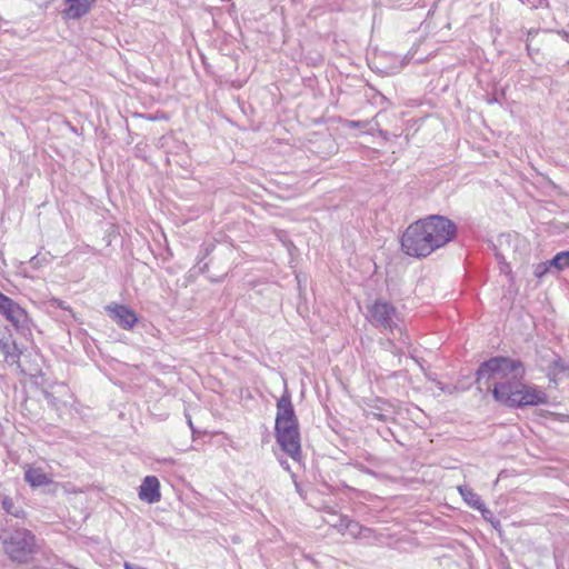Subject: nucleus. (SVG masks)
<instances>
[{
    "label": "nucleus",
    "mask_w": 569,
    "mask_h": 569,
    "mask_svg": "<svg viewBox=\"0 0 569 569\" xmlns=\"http://www.w3.org/2000/svg\"><path fill=\"white\" fill-rule=\"evenodd\" d=\"M359 539H366V540H377L378 536L376 531L371 528L363 527L361 528V536H359Z\"/></svg>",
    "instance_id": "f3484780"
},
{
    "label": "nucleus",
    "mask_w": 569,
    "mask_h": 569,
    "mask_svg": "<svg viewBox=\"0 0 569 569\" xmlns=\"http://www.w3.org/2000/svg\"><path fill=\"white\" fill-rule=\"evenodd\" d=\"M549 268L548 262L537 264L535 269L536 277L541 278L546 272H548Z\"/></svg>",
    "instance_id": "a211bd4d"
},
{
    "label": "nucleus",
    "mask_w": 569,
    "mask_h": 569,
    "mask_svg": "<svg viewBox=\"0 0 569 569\" xmlns=\"http://www.w3.org/2000/svg\"><path fill=\"white\" fill-rule=\"evenodd\" d=\"M124 569H147V568L140 567V566H137V565H133V563H130V562H126L124 563Z\"/></svg>",
    "instance_id": "6ab92c4d"
},
{
    "label": "nucleus",
    "mask_w": 569,
    "mask_h": 569,
    "mask_svg": "<svg viewBox=\"0 0 569 569\" xmlns=\"http://www.w3.org/2000/svg\"><path fill=\"white\" fill-rule=\"evenodd\" d=\"M567 371H569V366H567L559 356H556L551 362V373L557 375L565 373Z\"/></svg>",
    "instance_id": "dca6fc26"
},
{
    "label": "nucleus",
    "mask_w": 569,
    "mask_h": 569,
    "mask_svg": "<svg viewBox=\"0 0 569 569\" xmlns=\"http://www.w3.org/2000/svg\"><path fill=\"white\" fill-rule=\"evenodd\" d=\"M331 516L337 518L338 521L327 520V523L336 528L341 535H349L352 538H359V536H361L362 526L359 522L337 512H332Z\"/></svg>",
    "instance_id": "9b49d317"
},
{
    "label": "nucleus",
    "mask_w": 569,
    "mask_h": 569,
    "mask_svg": "<svg viewBox=\"0 0 569 569\" xmlns=\"http://www.w3.org/2000/svg\"><path fill=\"white\" fill-rule=\"evenodd\" d=\"M367 319L379 330L399 333L400 346L397 347L392 340L381 341V345L395 355H400L403 348L410 346V340L405 331L403 319L397 308L385 299H377L368 307Z\"/></svg>",
    "instance_id": "7ed1b4c3"
},
{
    "label": "nucleus",
    "mask_w": 569,
    "mask_h": 569,
    "mask_svg": "<svg viewBox=\"0 0 569 569\" xmlns=\"http://www.w3.org/2000/svg\"><path fill=\"white\" fill-rule=\"evenodd\" d=\"M525 367L521 361L493 357L477 370L479 389L492 391L493 398L509 407L537 406L547 402V395L523 383Z\"/></svg>",
    "instance_id": "f257e3e1"
},
{
    "label": "nucleus",
    "mask_w": 569,
    "mask_h": 569,
    "mask_svg": "<svg viewBox=\"0 0 569 569\" xmlns=\"http://www.w3.org/2000/svg\"><path fill=\"white\" fill-rule=\"evenodd\" d=\"M138 496L140 500L148 503H156L160 501L161 493L158 478L154 476H147L139 487Z\"/></svg>",
    "instance_id": "1a4fd4ad"
},
{
    "label": "nucleus",
    "mask_w": 569,
    "mask_h": 569,
    "mask_svg": "<svg viewBox=\"0 0 569 569\" xmlns=\"http://www.w3.org/2000/svg\"><path fill=\"white\" fill-rule=\"evenodd\" d=\"M1 505H2L3 510L8 515H11L16 518H24V516H26L24 510L20 506H17L12 498L4 496L1 500Z\"/></svg>",
    "instance_id": "4468645a"
},
{
    "label": "nucleus",
    "mask_w": 569,
    "mask_h": 569,
    "mask_svg": "<svg viewBox=\"0 0 569 569\" xmlns=\"http://www.w3.org/2000/svg\"><path fill=\"white\" fill-rule=\"evenodd\" d=\"M0 539L4 552L14 561L24 562L34 550V536L24 528L2 529Z\"/></svg>",
    "instance_id": "20e7f679"
},
{
    "label": "nucleus",
    "mask_w": 569,
    "mask_h": 569,
    "mask_svg": "<svg viewBox=\"0 0 569 569\" xmlns=\"http://www.w3.org/2000/svg\"><path fill=\"white\" fill-rule=\"evenodd\" d=\"M0 313L20 330L28 325V313L13 299L0 292Z\"/></svg>",
    "instance_id": "423d86ee"
},
{
    "label": "nucleus",
    "mask_w": 569,
    "mask_h": 569,
    "mask_svg": "<svg viewBox=\"0 0 569 569\" xmlns=\"http://www.w3.org/2000/svg\"><path fill=\"white\" fill-rule=\"evenodd\" d=\"M110 319L123 330H131L139 321L137 313L128 306L110 303L106 307Z\"/></svg>",
    "instance_id": "0eeeda50"
},
{
    "label": "nucleus",
    "mask_w": 569,
    "mask_h": 569,
    "mask_svg": "<svg viewBox=\"0 0 569 569\" xmlns=\"http://www.w3.org/2000/svg\"><path fill=\"white\" fill-rule=\"evenodd\" d=\"M276 439L281 449L293 460L301 458L299 426L274 427Z\"/></svg>",
    "instance_id": "39448f33"
},
{
    "label": "nucleus",
    "mask_w": 569,
    "mask_h": 569,
    "mask_svg": "<svg viewBox=\"0 0 569 569\" xmlns=\"http://www.w3.org/2000/svg\"><path fill=\"white\" fill-rule=\"evenodd\" d=\"M299 426L295 409L291 402V396L288 389L277 401V417L274 427Z\"/></svg>",
    "instance_id": "6e6552de"
},
{
    "label": "nucleus",
    "mask_w": 569,
    "mask_h": 569,
    "mask_svg": "<svg viewBox=\"0 0 569 569\" xmlns=\"http://www.w3.org/2000/svg\"><path fill=\"white\" fill-rule=\"evenodd\" d=\"M24 480L31 487H42L50 482L49 477L41 468L29 467L24 472Z\"/></svg>",
    "instance_id": "ddd939ff"
},
{
    "label": "nucleus",
    "mask_w": 569,
    "mask_h": 569,
    "mask_svg": "<svg viewBox=\"0 0 569 569\" xmlns=\"http://www.w3.org/2000/svg\"><path fill=\"white\" fill-rule=\"evenodd\" d=\"M349 127L359 128L362 127V123L360 121H349Z\"/></svg>",
    "instance_id": "412c9836"
},
{
    "label": "nucleus",
    "mask_w": 569,
    "mask_h": 569,
    "mask_svg": "<svg viewBox=\"0 0 569 569\" xmlns=\"http://www.w3.org/2000/svg\"><path fill=\"white\" fill-rule=\"evenodd\" d=\"M30 263L36 266L37 264V256H33L30 258Z\"/></svg>",
    "instance_id": "4be33fe9"
},
{
    "label": "nucleus",
    "mask_w": 569,
    "mask_h": 569,
    "mask_svg": "<svg viewBox=\"0 0 569 569\" xmlns=\"http://www.w3.org/2000/svg\"><path fill=\"white\" fill-rule=\"evenodd\" d=\"M188 423H189L190 428L193 430V425H192V421L190 418L188 419Z\"/></svg>",
    "instance_id": "b1692460"
},
{
    "label": "nucleus",
    "mask_w": 569,
    "mask_h": 569,
    "mask_svg": "<svg viewBox=\"0 0 569 569\" xmlns=\"http://www.w3.org/2000/svg\"><path fill=\"white\" fill-rule=\"evenodd\" d=\"M549 267L562 270L569 267V251H561L548 261Z\"/></svg>",
    "instance_id": "2eb2a0df"
},
{
    "label": "nucleus",
    "mask_w": 569,
    "mask_h": 569,
    "mask_svg": "<svg viewBox=\"0 0 569 569\" xmlns=\"http://www.w3.org/2000/svg\"><path fill=\"white\" fill-rule=\"evenodd\" d=\"M66 8L62 11L64 19L78 20L88 14L96 0H64Z\"/></svg>",
    "instance_id": "9d476101"
},
{
    "label": "nucleus",
    "mask_w": 569,
    "mask_h": 569,
    "mask_svg": "<svg viewBox=\"0 0 569 569\" xmlns=\"http://www.w3.org/2000/svg\"><path fill=\"white\" fill-rule=\"evenodd\" d=\"M326 512H327V513H328V516H329V518H327V519H326V521H327V520H330V521H338V519H337V518H333V517L331 516V513H332V512H335L333 510H331V509H329V508H326Z\"/></svg>",
    "instance_id": "aec40b11"
},
{
    "label": "nucleus",
    "mask_w": 569,
    "mask_h": 569,
    "mask_svg": "<svg viewBox=\"0 0 569 569\" xmlns=\"http://www.w3.org/2000/svg\"><path fill=\"white\" fill-rule=\"evenodd\" d=\"M527 50H528L529 54H531V44H530L529 40L527 41Z\"/></svg>",
    "instance_id": "5701e85b"
},
{
    "label": "nucleus",
    "mask_w": 569,
    "mask_h": 569,
    "mask_svg": "<svg viewBox=\"0 0 569 569\" xmlns=\"http://www.w3.org/2000/svg\"><path fill=\"white\" fill-rule=\"evenodd\" d=\"M460 495L463 500L473 509L479 510L482 516L487 519V516H491V511L486 508V505L481 500L480 496L477 495L471 488L467 486L458 487Z\"/></svg>",
    "instance_id": "f8f14e48"
},
{
    "label": "nucleus",
    "mask_w": 569,
    "mask_h": 569,
    "mask_svg": "<svg viewBox=\"0 0 569 569\" xmlns=\"http://www.w3.org/2000/svg\"><path fill=\"white\" fill-rule=\"evenodd\" d=\"M456 236L457 226L452 220L430 214L408 226L401 237V249L410 257L426 258L451 242Z\"/></svg>",
    "instance_id": "f03ea898"
}]
</instances>
